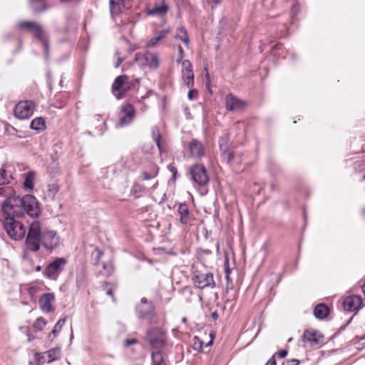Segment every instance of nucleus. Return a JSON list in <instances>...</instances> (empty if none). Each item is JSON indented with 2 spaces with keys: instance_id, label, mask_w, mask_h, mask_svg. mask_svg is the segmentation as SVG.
<instances>
[{
  "instance_id": "f257e3e1",
  "label": "nucleus",
  "mask_w": 365,
  "mask_h": 365,
  "mask_svg": "<svg viewBox=\"0 0 365 365\" xmlns=\"http://www.w3.org/2000/svg\"><path fill=\"white\" fill-rule=\"evenodd\" d=\"M1 210L4 229L11 239L16 241L22 240L26 232V227L18 219L26 215L37 217L41 214L38 201L31 195L8 197L2 203Z\"/></svg>"
},
{
  "instance_id": "412c9836",
  "label": "nucleus",
  "mask_w": 365,
  "mask_h": 365,
  "mask_svg": "<svg viewBox=\"0 0 365 365\" xmlns=\"http://www.w3.org/2000/svg\"><path fill=\"white\" fill-rule=\"evenodd\" d=\"M168 6L163 2L161 5H155L153 8L150 9L148 10V14L163 16L168 13Z\"/></svg>"
},
{
  "instance_id": "393cba45",
  "label": "nucleus",
  "mask_w": 365,
  "mask_h": 365,
  "mask_svg": "<svg viewBox=\"0 0 365 365\" xmlns=\"http://www.w3.org/2000/svg\"><path fill=\"white\" fill-rule=\"evenodd\" d=\"M230 135L225 133L219 139L220 149L222 155H225L229 148Z\"/></svg>"
},
{
  "instance_id": "4468645a",
  "label": "nucleus",
  "mask_w": 365,
  "mask_h": 365,
  "mask_svg": "<svg viewBox=\"0 0 365 365\" xmlns=\"http://www.w3.org/2000/svg\"><path fill=\"white\" fill-rule=\"evenodd\" d=\"M178 215H179V222L183 225L190 224L193 220V217L190 212L188 205L186 203H180L178 207Z\"/></svg>"
},
{
  "instance_id": "5701e85b",
  "label": "nucleus",
  "mask_w": 365,
  "mask_h": 365,
  "mask_svg": "<svg viewBox=\"0 0 365 365\" xmlns=\"http://www.w3.org/2000/svg\"><path fill=\"white\" fill-rule=\"evenodd\" d=\"M168 32L169 31L166 29L160 31L157 36H155L153 38H151V39L148 41L147 46L150 47L157 45L159 41H162L166 37Z\"/></svg>"
},
{
  "instance_id": "423d86ee",
  "label": "nucleus",
  "mask_w": 365,
  "mask_h": 365,
  "mask_svg": "<svg viewBox=\"0 0 365 365\" xmlns=\"http://www.w3.org/2000/svg\"><path fill=\"white\" fill-rule=\"evenodd\" d=\"M133 88H134V82H130L127 76H119L112 85V92L118 99H120Z\"/></svg>"
},
{
  "instance_id": "473e14b6",
  "label": "nucleus",
  "mask_w": 365,
  "mask_h": 365,
  "mask_svg": "<svg viewBox=\"0 0 365 365\" xmlns=\"http://www.w3.org/2000/svg\"><path fill=\"white\" fill-rule=\"evenodd\" d=\"M86 280V274L83 270H81L76 274V284L77 288L82 287Z\"/></svg>"
},
{
  "instance_id": "ea45409f",
  "label": "nucleus",
  "mask_w": 365,
  "mask_h": 365,
  "mask_svg": "<svg viewBox=\"0 0 365 365\" xmlns=\"http://www.w3.org/2000/svg\"><path fill=\"white\" fill-rule=\"evenodd\" d=\"M58 186L56 183L48 185V192L50 195L54 196L58 192Z\"/></svg>"
},
{
  "instance_id": "2eb2a0df",
  "label": "nucleus",
  "mask_w": 365,
  "mask_h": 365,
  "mask_svg": "<svg viewBox=\"0 0 365 365\" xmlns=\"http://www.w3.org/2000/svg\"><path fill=\"white\" fill-rule=\"evenodd\" d=\"M245 106L244 101L237 98L232 94H229L225 98V107L227 110L232 111H238Z\"/></svg>"
},
{
  "instance_id": "7c9ffc66",
  "label": "nucleus",
  "mask_w": 365,
  "mask_h": 365,
  "mask_svg": "<svg viewBox=\"0 0 365 365\" xmlns=\"http://www.w3.org/2000/svg\"><path fill=\"white\" fill-rule=\"evenodd\" d=\"M49 362L53 361L60 358L61 350L59 348H54L48 351Z\"/></svg>"
},
{
  "instance_id": "c85d7f7f",
  "label": "nucleus",
  "mask_w": 365,
  "mask_h": 365,
  "mask_svg": "<svg viewBox=\"0 0 365 365\" xmlns=\"http://www.w3.org/2000/svg\"><path fill=\"white\" fill-rule=\"evenodd\" d=\"M152 137L158 150H160V152H162L163 148L160 143L161 135L159 129L157 127H153L152 128Z\"/></svg>"
},
{
  "instance_id": "f03ea898",
  "label": "nucleus",
  "mask_w": 365,
  "mask_h": 365,
  "mask_svg": "<svg viewBox=\"0 0 365 365\" xmlns=\"http://www.w3.org/2000/svg\"><path fill=\"white\" fill-rule=\"evenodd\" d=\"M59 236L56 232L48 229H42L41 222L34 220L31 222L25 240V252H36L41 245L47 250H52L59 245Z\"/></svg>"
},
{
  "instance_id": "680f3d73",
  "label": "nucleus",
  "mask_w": 365,
  "mask_h": 365,
  "mask_svg": "<svg viewBox=\"0 0 365 365\" xmlns=\"http://www.w3.org/2000/svg\"><path fill=\"white\" fill-rule=\"evenodd\" d=\"M209 232L207 231V230L205 229V237L207 239L208 237V235H209Z\"/></svg>"
},
{
  "instance_id": "de8ad7c7",
  "label": "nucleus",
  "mask_w": 365,
  "mask_h": 365,
  "mask_svg": "<svg viewBox=\"0 0 365 365\" xmlns=\"http://www.w3.org/2000/svg\"><path fill=\"white\" fill-rule=\"evenodd\" d=\"M178 58L177 59V62L180 63V61H182V59L184 58V51L180 45H179L178 46Z\"/></svg>"
},
{
  "instance_id": "79ce46f5",
  "label": "nucleus",
  "mask_w": 365,
  "mask_h": 365,
  "mask_svg": "<svg viewBox=\"0 0 365 365\" xmlns=\"http://www.w3.org/2000/svg\"><path fill=\"white\" fill-rule=\"evenodd\" d=\"M222 155L224 159L227 161V163H230L234 158V153L228 150L226 154Z\"/></svg>"
},
{
  "instance_id": "c03bdc74",
  "label": "nucleus",
  "mask_w": 365,
  "mask_h": 365,
  "mask_svg": "<svg viewBox=\"0 0 365 365\" xmlns=\"http://www.w3.org/2000/svg\"><path fill=\"white\" fill-rule=\"evenodd\" d=\"M299 361L297 359H287L283 361L282 365H298Z\"/></svg>"
},
{
  "instance_id": "603ef678",
  "label": "nucleus",
  "mask_w": 365,
  "mask_h": 365,
  "mask_svg": "<svg viewBox=\"0 0 365 365\" xmlns=\"http://www.w3.org/2000/svg\"><path fill=\"white\" fill-rule=\"evenodd\" d=\"M198 253L200 255H210L212 252L207 249H200L198 250Z\"/></svg>"
},
{
  "instance_id": "37998d69",
  "label": "nucleus",
  "mask_w": 365,
  "mask_h": 365,
  "mask_svg": "<svg viewBox=\"0 0 365 365\" xmlns=\"http://www.w3.org/2000/svg\"><path fill=\"white\" fill-rule=\"evenodd\" d=\"M299 11V4L298 3H295L291 8V15L292 17L296 16Z\"/></svg>"
},
{
  "instance_id": "39448f33",
  "label": "nucleus",
  "mask_w": 365,
  "mask_h": 365,
  "mask_svg": "<svg viewBox=\"0 0 365 365\" xmlns=\"http://www.w3.org/2000/svg\"><path fill=\"white\" fill-rule=\"evenodd\" d=\"M66 264V259L64 257H58L48 264L43 274L49 279L56 280L59 274L63 271Z\"/></svg>"
},
{
  "instance_id": "58836bf2",
  "label": "nucleus",
  "mask_w": 365,
  "mask_h": 365,
  "mask_svg": "<svg viewBox=\"0 0 365 365\" xmlns=\"http://www.w3.org/2000/svg\"><path fill=\"white\" fill-rule=\"evenodd\" d=\"M203 341L198 337H194L193 349L198 351H202L203 350Z\"/></svg>"
},
{
  "instance_id": "b1692460",
  "label": "nucleus",
  "mask_w": 365,
  "mask_h": 365,
  "mask_svg": "<svg viewBox=\"0 0 365 365\" xmlns=\"http://www.w3.org/2000/svg\"><path fill=\"white\" fill-rule=\"evenodd\" d=\"M152 365H166L161 351H153L151 353Z\"/></svg>"
},
{
  "instance_id": "72a5a7b5",
  "label": "nucleus",
  "mask_w": 365,
  "mask_h": 365,
  "mask_svg": "<svg viewBox=\"0 0 365 365\" xmlns=\"http://www.w3.org/2000/svg\"><path fill=\"white\" fill-rule=\"evenodd\" d=\"M66 322V318L60 319L57 323L55 324L53 329L51 331V334L53 336H56L58 333L61 331L63 326Z\"/></svg>"
},
{
  "instance_id": "0e129e2a",
  "label": "nucleus",
  "mask_w": 365,
  "mask_h": 365,
  "mask_svg": "<svg viewBox=\"0 0 365 365\" xmlns=\"http://www.w3.org/2000/svg\"><path fill=\"white\" fill-rule=\"evenodd\" d=\"M226 278L227 280L230 279V277H229V270L228 269L226 270Z\"/></svg>"
},
{
  "instance_id": "a211bd4d",
  "label": "nucleus",
  "mask_w": 365,
  "mask_h": 365,
  "mask_svg": "<svg viewBox=\"0 0 365 365\" xmlns=\"http://www.w3.org/2000/svg\"><path fill=\"white\" fill-rule=\"evenodd\" d=\"M190 154L194 158H201L204 155L202 144L196 139H192L189 143Z\"/></svg>"
},
{
  "instance_id": "e433bc0d",
  "label": "nucleus",
  "mask_w": 365,
  "mask_h": 365,
  "mask_svg": "<svg viewBox=\"0 0 365 365\" xmlns=\"http://www.w3.org/2000/svg\"><path fill=\"white\" fill-rule=\"evenodd\" d=\"M46 321L43 317H38L34 324V328L38 331H41L46 325Z\"/></svg>"
},
{
  "instance_id": "aec40b11",
  "label": "nucleus",
  "mask_w": 365,
  "mask_h": 365,
  "mask_svg": "<svg viewBox=\"0 0 365 365\" xmlns=\"http://www.w3.org/2000/svg\"><path fill=\"white\" fill-rule=\"evenodd\" d=\"M329 313V307L324 304H319L314 309V314L316 318L324 319Z\"/></svg>"
},
{
  "instance_id": "20e7f679",
  "label": "nucleus",
  "mask_w": 365,
  "mask_h": 365,
  "mask_svg": "<svg viewBox=\"0 0 365 365\" xmlns=\"http://www.w3.org/2000/svg\"><path fill=\"white\" fill-rule=\"evenodd\" d=\"M145 340L150 349L161 351L167 344V334L160 328L155 327L147 331Z\"/></svg>"
},
{
  "instance_id": "ddd939ff",
  "label": "nucleus",
  "mask_w": 365,
  "mask_h": 365,
  "mask_svg": "<svg viewBox=\"0 0 365 365\" xmlns=\"http://www.w3.org/2000/svg\"><path fill=\"white\" fill-rule=\"evenodd\" d=\"M362 299L359 295H351L346 297L343 302V307L345 310L355 312L361 307Z\"/></svg>"
},
{
  "instance_id": "f8f14e48",
  "label": "nucleus",
  "mask_w": 365,
  "mask_h": 365,
  "mask_svg": "<svg viewBox=\"0 0 365 365\" xmlns=\"http://www.w3.org/2000/svg\"><path fill=\"white\" fill-rule=\"evenodd\" d=\"M55 296L53 293L43 294L38 300L39 307L44 313H49L55 309L53 303Z\"/></svg>"
},
{
  "instance_id": "69168bd1",
  "label": "nucleus",
  "mask_w": 365,
  "mask_h": 365,
  "mask_svg": "<svg viewBox=\"0 0 365 365\" xmlns=\"http://www.w3.org/2000/svg\"><path fill=\"white\" fill-rule=\"evenodd\" d=\"M211 344H212V339H211L207 344H206L205 346H210Z\"/></svg>"
},
{
  "instance_id": "7ed1b4c3",
  "label": "nucleus",
  "mask_w": 365,
  "mask_h": 365,
  "mask_svg": "<svg viewBox=\"0 0 365 365\" xmlns=\"http://www.w3.org/2000/svg\"><path fill=\"white\" fill-rule=\"evenodd\" d=\"M18 27L21 29H25L28 32L34 34L35 38L41 42L44 49L45 58H48L49 53V45L47 35L43 27L39 24L34 21L19 22L18 24Z\"/></svg>"
},
{
  "instance_id": "c9c22d12",
  "label": "nucleus",
  "mask_w": 365,
  "mask_h": 365,
  "mask_svg": "<svg viewBox=\"0 0 365 365\" xmlns=\"http://www.w3.org/2000/svg\"><path fill=\"white\" fill-rule=\"evenodd\" d=\"M135 61L141 66H145L146 62V51L144 53H137L135 55Z\"/></svg>"
},
{
  "instance_id": "49530a36",
  "label": "nucleus",
  "mask_w": 365,
  "mask_h": 365,
  "mask_svg": "<svg viewBox=\"0 0 365 365\" xmlns=\"http://www.w3.org/2000/svg\"><path fill=\"white\" fill-rule=\"evenodd\" d=\"M138 343V340L136 339H127L124 341V346L125 347H128L131 345L135 344Z\"/></svg>"
},
{
  "instance_id": "e2e57ef3",
  "label": "nucleus",
  "mask_w": 365,
  "mask_h": 365,
  "mask_svg": "<svg viewBox=\"0 0 365 365\" xmlns=\"http://www.w3.org/2000/svg\"><path fill=\"white\" fill-rule=\"evenodd\" d=\"M140 187V185H138V184L135 185L133 186V190H134V191L138 190V188H137V187Z\"/></svg>"
},
{
  "instance_id": "8fccbe9b",
  "label": "nucleus",
  "mask_w": 365,
  "mask_h": 365,
  "mask_svg": "<svg viewBox=\"0 0 365 365\" xmlns=\"http://www.w3.org/2000/svg\"><path fill=\"white\" fill-rule=\"evenodd\" d=\"M168 169L173 173V175L175 178L178 173L177 168L173 165H168Z\"/></svg>"
},
{
  "instance_id": "0eeeda50",
  "label": "nucleus",
  "mask_w": 365,
  "mask_h": 365,
  "mask_svg": "<svg viewBox=\"0 0 365 365\" xmlns=\"http://www.w3.org/2000/svg\"><path fill=\"white\" fill-rule=\"evenodd\" d=\"M192 281L195 287L200 289L207 287L213 289L216 287L213 274L211 272L202 273L196 271L193 273Z\"/></svg>"
},
{
  "instance_id": "6ab92c4d",
  "label": "nucleus",
  "mask_w": 365,
  "mask_h": 365,
  "mask_svg": "<svg viewBox=\"0 0 365 365\" xmlns=\"http://www.w3.org/2000/svg\"><path fill=\"white\" fill-rule=\"evenodd\" d=\"M146 66L150 68H158L160 66V58L158 53L146 51Z\"/></svg>"
},
{
  "instance_id": "864d4df0",
  "label": "nucleus",
  "mask_w": 365,
  "mask_h": 365,
  "mask_svg": "<svg viewBox=\"0 0 365 365\" xmlns=\"http://www.w3.org/2000/svg\"><path fill=\"white\" fill-rule=\"evenodd\" d=\"M265 365H276V360L274 358V355H273L266 363Z\"/></svg>"
},
{
  "instance_id": "2f4dec72",
  "label": "nucleus",
  "mask_w": 365,
  "mask_h": 365,
  "mask_svg": "<svg viewBox=\"0 0 365 365\" xmlns=\"http://www.w3.org/2000/svg\"><path fill=\"white\" fill-rule=\"evenodd\" d=\"M182 76H187L190 73H193L192 71V66L190 61L188 60H184L182 61Z\"/></svg>"
},
{
  "instance_id": "bf43d9fd",
  "label": "nucleus",
  "mask_w": 365,
  "mask_h": 365,
  "mask_svg": "<svg viewBox=\"0 0 365 365\" xmlns=\"http://www.w3.org/2000/svg\"><path fill=\"white\" fill-rule=\"evenodd\" d=\"M212 2H213L215 4L217 5V4H220L221 3V1L222 0H211Z\"/></svg>"
},
{
  "instance_id": "774afa93",
  "label": "nucleus",
  "mask_w": 365,
  "mask_h": 365,
  "mask_svg": "<svg viewBox=\"0 0 365 365\" xmlns=\"http://www.w3.org/2000/svg\"><path fill=\"white\" fill-rule=\"evenodd\" d=\"M271 186H272V190L276 189V186H275L274 183H272Z\"/></svg>"
},
{
  "instance_id": "4d7b16f0",
  "label": "nucleus",
  "mask_w": 365,
  "mask_h": 365,
  "mask_svg": "<svg viewBox=\"0 0 365 365\" xmlns=\"http://www.w3.org/2000/svg\"><path fill=\"white\" fill-rule=\"evenodd\" d=\"M106 294L109 296H110L112 297V299L114 300V297H113V290L112 289H108L106 291Z\"/></svg>"
},
{
  "instance_id": "6e6d98bb",
  "label": "nucleus",
  "mask_w": 365,
  "mask_h": 365,
  "mask_svg": "<svg viewBox=\"0 0 365 365\" xmlns=\"http://www.w3.org/2000/svg\"><path fill=\"white\" fill-rule=\"evenodd\" d=\"M211 317H212V319L217 320L219 317L217 312V311L213 312L211 314Z\"/></svg>"
},
{
  "instance_id": "f3484780",
  "label": "nucleus",
  "mask_w": 365,
  "mask_h": 365,
  "mask_svg": "<svg viewBox=\"0 0 365 365\" xmlns=\"http://www.w3.org/2000/svg\"><path fill=\"white\" fill-rule=\"evenodd\" d=\"M125 0H110L109 7L111 16L115 18L125 9Z\"/></svg>"
},
{
  "instance_id": "3c124183",
  "label": "nucleus",
  "mask_w": 365,
  "mask_h": 365,
  "mask_svg": "<svg viewBox=\"0 0 365 365\" xmlns=\"http://www.w3.org/2000/svg\"><path fill=\"white\" fill-rule=\"evenodd\" d=\"M287 353L288 352L287 350L282 349V350L279 351V352H277L276 354H277L278 356L280 358H284L287 355Z\"/></svg>"
},
{
  "instance_id": "1a4fd4ad",
  "label": "nucleus",
  "mask_w": 365,
  "mask_h": 365,
  "mask_svg": "<svg viewBox=\"0 0 365 365\" xmlns=\"http://www.w3.org/2000/svg\"><path fill=\"white\" fill-rule=\"evenodd\" d=\"M34 103L31 101H22L19 102L14 108L16 118L24 120L30 118L34 110Z\"/></svg>"
},
{
  "instance_id": "052dcab7",
  "label": "nucleus",
  "mask_w": 365,
  "mask_h": 365,
  "mask_svg": "<svg viewBox=\"0 0 365 365\" xmlns=\"http://www.w3.org/2000/svg\"><path fill=\"white\" fill-rule=\"evenodd\" d=\"M361 289H362V292L365 296V282H364V284L361 285Z\"/></svg>"
},
{
  "instance_id": "5fc2aeb1",
  "label": "nucleus",
  "mask_w": 365,
  "mask_h": 365,
  "mask_svg": "<svg viewBox=\"0 0 365 365\" xmlns=\"http://www.w3.org/2000/svg\"><path fill=\"white\" fill-rule=\"evenodd\" d=\"M62 2L65 3H71V4H77L80 2L81 0H61Z\"/></svg>"
},
{
  "instance_id": "6e6552de",
  "label": "nucleus",
  "mask_w": 365,
  "mask_h": 365,
  "mask_svg": "<svg viewBox=\"0 0 365 365\" xmlns=\"http://www.w3.org/2000/svg\"><path fill=\"white\" fill-rule=\"evenodd\" d=\"M138 317L140 319H146L151 322V319L155 314V307L152 302L143 297L140 302L135 308Z\"/></svg>"
},
{
  "instance_id": "13d9d810",
  "label": "nucleus",
  "mask_w": 365,
  "mask_h": 365,
  "mask_svg": "<svg viewBox=\"0 0 365 365\" xmlns=\"http://www.w3.org/2000/svg\"><path fill=\"white\" fill-rule=\"evenodd\" d=\"M5 192H6L5 188H4V187H0V196H4V195H6Z\"/></svg>"
},
{
  "instance_id": "4c0bfd02",
  "label": "nucleus",
  "mask_w": 365,
  "mask_h": 365,
  "mask_svg": "<svg viewBox=\"0 0 365 365\" xmlns=\"http://www.w3.org/2000/svg\"><path fill=\"white\" fill-rule=\"evenodd\" d=\"M185 84L190 88L194 85V73H190L187 76H182Z\"/></svg>"
},
{
  "instance_id": "cd10ccee",
  "label": "nucleus",
  "mask_w": 365,
  "mask_h": 365,
  "mask_svg": "<svg viewBox=\"0 0 365 365\" xmlns=\"http://www.w3.org/2000/svg\"><path fill=\"white\" fill-rule=\"evenodd\" d=\"M13 179L11 174L8 173V171L4 168L0 170V185H5L10 183Z\"/></svg>"
},
{
  "instance_id": "f704fd0d",
  "label": "nucleus",
  "mask_w": 365,
  "mask_h": 365,
  "mask_svg": "<svg viewBox=\"0 0 365 365\" xmlns=\"http://www.w3.org/2000/svg\"><path fill=\"white\" fill-rule=\"evenodd\" d=\"M284 49L283 45L279 43L272 48L271 53L276 57H279L284 53Z\"/></svg>"
},
{
  "instance_id": "a19ab883",
  "label": "nucleus",
  "mask_w": 365,
  "mask_h": 365,
  "mask_svg": "<svg viewBox=\"0 0 365 365\" xmlns=\"http://www.w3.org/2000/svg\"><path fill=\"white\" fill-rule=\"evenodd\" d=\"M156 175H157V172H155V171H153L151 173H148L146 171H143L142 173V180H150L152 178H154Z\"/></svg>"
},
{
  "instance_id": "a18cd8bd",
  "label": "nucleus",
  "mask_w": 365,
  "mask_h": 365,
  "mask_svg": "<svg viewBox=\"0 0 365 365\" xmlns=\"http://www.w3.org/2000/svg\"><path fill=\"white\" fill-rule=\"evenodd\" d=\"M115 56L116 57V61L115 63V68H118L123 61V58L120 57L119 51H115Z\"/></svg>"
},
{
  "instance_id": "338daca9",
  "label": "nucleus",
  "mask_w": 365,
  "mask_h": 365,
  "mask_svg": "<svg viewBox=\"0 0 365 365\" xmlns=\"http://www.w3.org/2000/svg\"><path fill=\"white\" fill-rule=\"evenodd\" d=\"M41 267L39 265L36 267V271H41Z\"/></svg>"
},
{
  "instance_id": "9b49d317",
  "label": "nucleus",
  "mask_w": 365,
  "mask_h": 365,
  "mask_svg": "<svg viewBox=\"0 0 365 365\" xmlns=\"http://www.w3.org/2000/svg\"><path fill=\"white\" fill-rule=\"evenodd\" d=\"M135 115V109L131 104H126L123 106L119 113L120 126H125L130 124Z\"/></svg>"
},
{
  "instance_id": "9d476101",
  "label": "nucleus",
  "mask_w": 365,
  "mask_h": 365,
  "mask_svg": "<svg viewBox=\"0 0 365 365\" xmlns=\"http://www.w3.org/2000/svg\"><path fill=\"white\" fill-rule=\"evenodd\" d=\"M190 175L192 180L199 185H205L209 181L207 170L201 164H196L191 167Z\"/></svg>"
},
{
  "instance_id": "c756f323",
  "label": "nucleus",
  "mask_w": 365,
  "mask_h": 365,
  "mask_svg": "<svg viewBox=\"0 0 365 365\" xmlns=\"http://www.w3.org/2000/svg\"><path fill=\"white\" fill-rule=\"evenodd\" d=\"M34 177V173L33 172H29L26 174V178L24 182V186L25 188L29 190L33 189Z\"/></svg>"
},
{
  "instance_id": "4be33fe9",
  "label": "nucleus",
  "mask_w": 365,
  "mask_h": 365,
  "mask_svg": "<svg viewBox=\"0 0 365 365\" xmlns=\"http://www.w3.org/2000/svg\"><path fill=\"white\" fill-rule=\"evenodd\" d=\"M175 38L182 41L187 47H189V37L185 27L181 26L178 29Z\"/></svg>"
},
{
  "instance_id": "dca6fc26",
  "label": "nucleus",
  "mask_w": 365,
  "mask_h": 365,
  "mask_svg": "<svg viewBox=\"0 0 365 365\" xmlns=\"http://www.w3.org/2000/svg\"><path fill=\"white\" fill-rule=\"evenodd\" d=\"M303 341L310 345H319L323 343V336L315 330H306L303 334Z\"/></svg>"
},
{
  "instance_id": "a878e982",
  "label": "nucleus",
  "mask_w": 365,
  "mask_h": 365,
  "mask_svg": "<svg viewBox=\"0 0 365 365\" xmlns=\"http://www.w3.org/2000/svg\"><path fill=\"white\" fill-rule=\"evenodd\" d=\"M46 127L45 120L43 118H36L31 120L30 128L37 131L43 130Z\"/></svg>"
},
{
  "instance_id": "09e8293b",
  "label": "nucleus",
  "mask_w": 365,
  "mask_h": 365,
  "mask_svg": "<svg viewBox=\"0 0 365 365\" xmlns=\"http://www.w3.org/2000/svg\"><path fill=\"white\" fill-rule=\"evenodd\" d=\"M194 95H197V91L195 89H190L188 92L187 97L192 101L194 99Z\"/></svg>"
},
{
  "instance_id": "bb28decb",
  "label": "nucleus",
  "mask_w": 365,
  "mask_h": 365,
  "mask_svg": "<svg viewBox=\"0 0 365 365\" xmlns=\"http://www.w3.org/2000/svg\"><path fill=\"white\" fill-rule=\"evenodd\" d=\"M31 7L36 12H40L46 9L44 0H31Z\"/></svg>"
}]
</instances>
